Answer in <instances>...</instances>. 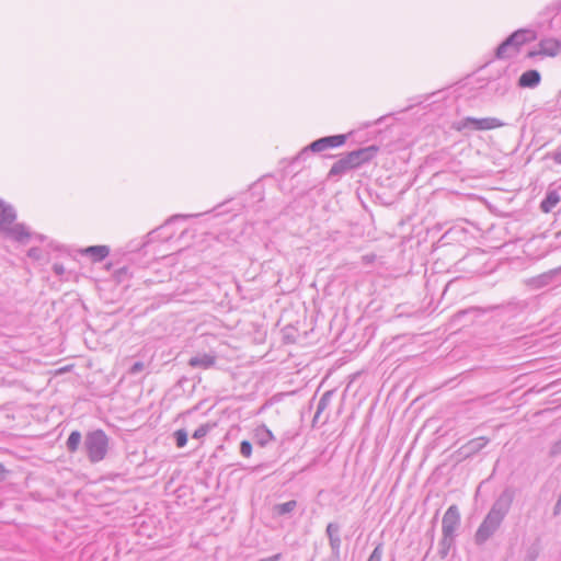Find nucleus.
<instances>
[{"mask_svg": "<svg viewBox=\"0 0 561 561\" xmlns=\"http://www.w3.org/2000/svg\"><path fill=\"white\" fill-rule=\"evenodd\" d=\"M323 561H341V552L335 553L331 551V556Z\"/></svg>", "mask_w": 561, "mask_h": 561, "instance_id": "34", "label": "nucleus"}, {"mask_svg": "<svg viewBox=\"0 0 561 561\" xmlns=\"http://www.w3.org/2000/svg\"><path fill=\"white\" fill-rule=\"evenodd\" d=\"M33 251H34L33 249H32V250H30L28 254H30V255H35V252H33Z\"/></svg>", "mask_w": 561, "mask_h": 561, "instance_id": "40", "label": "nucleus"}, {"mask_svg": "<svg viewBox=\"0 0 561 561\" xmlns=\"http://www.w3.org/2000/svg\"><path fill=\"white\" fill-rule=\"evenodd\" d=\"M346 141V135H333L319 138L312 141L309 146L305 147L291 161V163H297L301 160H306L309 156V152H321L329 148L341 147Z\"/></svg>", "mask_w": 561, "mask_h": 561, "instance_id": "3", "label": "nucleus"}, {"mask_svg": "<svg viewBox=\"0 0 561 561\" xmlns=\"http://www.w3.org/2000/svg\"><path fill=\"white\" fill-rule=\"evenodd\" d=\"M510 50L514 53V41H512L511 35L497 46L495 56L499 59L507 58L511 55Z\"/></svg>", "mask_w": 561, "mask_h": 561, "instance_id": "20", "label": "nucleus"}, {"mask_svg": "<svg viewBox=\"0 0 561 561\" xmlns=\"http://www.w3.org/2000/svg\"><path fill=\"white\" fill-rule=\"evenodd\" d=\"M297 507V501L290 500L285 503L275 504L273 511L276 515L283 516L291 513Z\"/></svg>", "mask_w": 561, "mask_h": 561, "instance_id": "24", "label": "nucleus"}, {"mask_svg": "<svg viewBox=\"0 0 561 561\" xmlns=\"http://www.w3.org/2000/svg\"><path fill=\"white\" fill-rule=\"evenodd\" d=\"M216 426L215 423H205L199 425L193 433L192 437L194 439H202L204 438L214 427Z\"/></svg>", "mask_w": 561, "mask_h": 561, "instance_id": "25", "label": "nucleus"}, {"mask_svg": "<svg viewBox=\"0 0 561 561\" xmlns=\"http://www.w3.org/2000/svg\"><path fill=\"white\" fill-rule=\"evenodd\" d=\"M145 369V364L140 360L135 362L128 369V374L135 376Z\"/></svg>", "mask_w": 561, "mask_h": 561, "instance_id": "29", "label": "nucleus"}, {"mask_svg": "<svg viewBox=\"0 0 561 561\" xmlns=\"http://www.w3.org/2000/svg\"><path fill=\"white\" fill-rule=\"evenodd\" d=\"M341 526L337 523H329L325 528V535L329 539V546L332 552H341L342 539H341Z\"/></svg>", "mask_w": 561, "mask_h": 561, "instance_id": "11", "label": "nucleus"}, {"mask_svg": "<svg viewBox=\"0 0 561 561\" xmlns=\"http://www.w3.org/2000/svg\"><path fill=\"white\" fill-rule=\"evenodd\" d=\"M561 48V43L552 37L543 38L539 42L538 50H530L527 54V57L534 58L538 55L554 57L558 55Z\"/></svg>", "mask_w": 561, "mask_h": 561, "instance_id": "10", "label": "nucleus"}, {"mask_svg": "<svg viewBox=\"0 0 561 561\" xmlns=\"http://www.w3.org/2000/svg\"><path fill=\"white\" fill-rule=\"evenodd\" d=\"M83 448L88 459L92 463L100 462L106 457L108 450V436L100 428L88 432L84 437Z\"/></svg>", "mask_w": 561, "mask_h": 561, "instance_id": "2", "label": "nucleus"}, {"mask_svg": "<svg viewBox=\"0 0 561 561\" xmlns=\"http://www.w3.org/2000/svg\"><path fill=\"white\" fill-rule=\"evenodd\" d=\"M54 272L57 274V275H61L64 274L65 272V268L61 264H54Z\"/></svg>", "mask_w": 561, "mask_h": 561, "instance_id": "36", "label": "nucleus"}, {"mask_svg": "<svg viewBox=\"0 0 561 561\" xmlns=\"http://www.w3.org/2000/svg\"><path fill=\"white\" fill-rule=\"evenodd\" d=\"M188 216L186 215H174L172 216L170 219H168L167 224L171 222V221H174L176 219H186Z\"/></svg>", "mask_w": 561, "mask_h": 561, "instance_id": "37", "label": "nucleus"}, {"mask_svg": "<svg viewBox=\"0 0 561 561\" xmlns=\"http://www.w3.org/2000/svg\"><path fill=\"white\" fill-rule=\"evenodd\" d=\"M174 437H175L176 446L179 448H182V447H184L186 445V443H187V432L184 428L176 430L174 432Z\"/></svg>", "mask_w": 561, "mask_h": 561, "instance_id": "27", "label": "nucleus"}, {"mask_svg": "<svg viewBox=\"0 0 561 561\" xmlns=\"http://www.w3.org/2000/svg\"><path fill=\"white\" fill-rule=\"evenodd\" d=\"M33 251H34L33 249H32V250H30L28 254H30V255H35V252H33Z\"/></svg>", "mask_w": 561, "mask_h": 561, "instance_id": "41", "label": "nucleus"}, {"mask_svg": "<svg viewBox=\"0 0 561 561\" xmlns=\"http://www.w3.org/2000/svg\"><path fill=\"white\" fill-rule=\"evenodd\" d=\"M240 454L249 458L252 454V444L249 440H242L240 443Z\"/></svg>", "mask_w": 561, "mask_h": 561, "instance_id": "28", "label": "nucleus"}, {"mask_svg": "<svg viewBox=\"0 0 561 561\" xmlns=\"http://www.w3.org/2000/svg\"><path fill=\"white\" fill-rule=\"evenodd\" d=\"M541 81V75L536 69H530L522 73V76L518 79V87L519 88H528L534 89L537 85H539Z\"/></svg>", "mask_w": 561, "mask_h": 561, "instance_id": "16", "label": "nucleus"}, {"mask_svg": "<svg viewBox=\"0 0 561 561\" xmlns=\"http://www.w3.org/2000/svg\"><path fill=\"white\" fill-rule=\"evenodd\" d=\"M526 306L527 305L525 302H523V301L512 300V301H508L506 304L493 305V306H489L486 308L471 307V308L463 309V310H460L457 313H455L454 314V319L455 320L460 319L463 316L469 314V313H472L476 317H479V316H482L484 313H488V312H491V311H494V310H497V309H505V310H508V311H516V312H518V311L524 310L526 308Z\"/></svg>", "mask_w": 561, "mask_h": 561, "instance_id": "5", "label": "nucleus"}, {"mask_svg": "<svg viewBox=\"0 0 561 561\" xmlns=\"http://www.w3.org/2000/svg\"><path fill=\"white\" fill-rule=\"evenodd\" d=\"M560 202V195L557 191H549L540 203V209L543 213H550Z\"/></svg>", "mask_w": 561, "mask_h": 561, "instance_id": "19", "label": "nucleus"}, {"mask_svg": "<svg viewBox=\"0 0 561 561\" xmlns=\"http://www.w3.org/2000/svg\"><path fill=\"white\" fill-rule=\"evenodd\" d=\"M82 254L91 257L92 262H101L110 254L107 245H91L81 251Z\"/></svg>", "mask_w": 561, "mask_h": 561, "instance_id": "17", "label": "nucleus"}, {"mask_svg": "<svg viewBox=\"0 0 561 561\" xmlns=\"http://www.w3.org/2000/svg\"><path fill=\"white\" fill-rule=\"evenodd\" d=\"M442 539L439 541V549H438V553L442 559L446 558L450 551V549L454 547L455 545V536H447L446 534H442Z\"/></svg>", "mask_w": 561, "mask_h": 561, "instance_id": "21", "label": "nucleus"}, {"mask_svg": "<svg viewBox=\"0 0 561 561\" xmlns=\"http://www.w3.org/2000/svg\"><path fill=\"white\" fill-rule=\"evenodd\" d=\"M382 557H383V543L379 542L376 545V547L369 554L367 561H382Z\"/></svg>", "mask_w": 561, "mask_h": 561, "instance_id": "26", "label": "nucleus"}, {"mask_svg": "<svg viewBox=\"0 0 561 561\" xmlns=\"http://www.w3.org/2000/svg\"><path fill=\"white\" fill-rule=\"evenodd\" d=\"M560 10H561V3L551 4L546 8L547 13L551 14V15H557Z\"/></svg>", "mask_w": 561, "mask_h": 561, "instance_id": "32", "label": "nucleus"}, {"mask_svg": "<svg viewBox=\"0 0 561 561\" xmlns=\"http://www.w3.org/2000/svg\"><path fill=\"white\" fill-rule=\"evenodd\" d=\"M460 512L456 504L450 505L442 519V534L456 537V531L460 526Z\"/></svg>", "mask_w": 561, "mask_h": 561, "instance_id": "8", "label": "nucleus"}, {"mask_svg": "<svg viewBox=\"0 0 561 561\" xmlns=\"http://www.w3.org/2000/svg\"><path fill=\"white\" fill-rule=\"evenodd\" d=\"M503 519L488 513L474 534V542L484 545L501 527Z\"/></svg>", "mask_w": 561, "mask_h": 561, "instance_id": "4", "label": "nucleus"}, {"mask_svg": "<svg viewBox=\"0 0 561 561\" xmlns=\"http://www.w3.org/2000/svg\"><path fill=\"white\" fill-rule=\"evenodd\" d=\"M4 472H5L4 466L0 462V480L3 479Z\"/></svg>", "mask_w": 561, "mask_h": 561, "instance_id": "38", "label": "nucleus"}, {"mask_svg": "<svg viewBox=\"0 0 561 561\" xmlns=\"http://www.w3.org/2000/svg\"><path fill=\"white\" fill-rule=\"evenodd\" d=\"M16 211L12 205L0 199V233L16 242H25L31 237L24 224H14Z\"/></svg>", "mask_w": 561, "mask_h": 561, "instance_id": "1", "label": "nucleus"}, {"mask_svg": "<svg viewBox=\"0 0 561 561\" xmlns=\"http://www.w3.org/2000/svg\"><path fill=\"white\" fill-rule=\"evenodd\" d=\"M216 355L210 353H203L191 357L188 365L193 368L208 369L216 364Z\"/></svg>", "mask_w": 561, "mask_h": 561, "instance_id": "15", "label": "nucleus"}, {"mask_svg": "<svg viewBox=\"0 0 561 561\" xmlns=\"http://www.w3.org/2000/svg\"><path fill=\"white\" fill-rule=\"evenodd\" d=\"M266 408H267V403H264V404L261 407V409H260L259 413L263 412Z\"/></svg>", "mask_w": 561, "mask_h": 561, "instance_id": "39", "label": "nucleus"}, {"mask_svg": "<svg viewBox=\"0 0 561 561\" xmlns=\"http://www.w3.org/2000/svg\"><path fill=\"white\" fill-rule=\"evenodd\" d=\"M512 41H514V53H517L519 48L527 43H530L537 38L536 32L529 28H519L511 34Z\"/></svg>", "mask_w": 561, "mask_h": 561, "instance_id": "12", "label": "nucleus"}, {"mask_svg": "<svg viewBox=\"0 0 561 561\" xmlns=\"http://www.w3.org/2000/svg\"><path fill=\"white\" fill-rule=\"evenodd\" d=\"M378 150L379 149L376 146H368L351 151L347 153V156L356 169L373 160Z\"/></svg>", "mask_w": 561, "mask_h": 561, "instance_id": "9", "label": "nucleus"}, {"mask_svg": "<svg viewBox=\"0 0 561 561\" xmlns=\"http://www.w3.org/2000/svg\"><path fill=\"white\" fill-rule=\"evenodd\" d=\"M82 436L79 431H72L66 442V447L69 453H76L81 445Z\"/></svg>", "mask_w": 561, "mask_h": 561, "instance_id": "23", "label": "nucleus"}, {"mask_svg": "<svg viewBox=\"0 0 561 561\" xmlns=\"http://www.w3.org/2000/svg\"><path fill=\"white\" fill-rule=\"evenodd\" d=\"M545 158L552 159L557 164H561V148H558L552 152H548Z\"/></svg>", "mask_w": 561, "mask_h": 561, "instance_id": "30", "label": "nucleus"}, {"mask_svg": "<svg viewBox=\"0 0 561 561\" xmlns=\"http://www.w3.org/2000/svg\"><path fill=\"white\" fill-rule=\"evenodd\" d=\"M508 89H510V82H508V80H504V81H503V84H502V87H501V92H500V94H501V95H504V94L507 92V90H508Z\"/></svg>", "mask_w": 561, "mask_h": 561, "instance_id": "35", "label": "nucleus"}, {"mask_svg": "<svg viewBox=\"0 0 561 561\" xmlns=\"http://www.w3.org/2000/svg\"><path fill=\"white\" fill-rule=\"evenodd\" d=\"M282 559V553H276L274 556L262 558L259 561H279Z\"/></svg>", "mask_w": 561, "mask_h": 561, "instance_id": "33", "label": "nucleus"}, {"mask_svg": "<svg viewBox=\"0 0 561 561\" xmlns=\"http://www.w3.org/2000/svg\"><path fill=\"white\" fill-rule=\"evenodd\" d=\"M505 124L502 121L495 117L474 118L468 116L459 122L457 129L490 130L502 127Z\"/></svg>", "mask_w": 561, "mask_h": 561, "instance_id": "6", "label": "nucleus"}, {"mask_svg": "<svg viewBox=\"0 0 561 561\" xmlns=\"http://www.w3.org/2000/svg\"><path fill=\"white\" fill-rule=\"evenodd\" d=\"M254 438L257 445L264 447L274 439V435L265 425H262L255 428Z\"/></svg>", "mask_w": 561, "mask_h": 561, "instance_id": "18", "label": "nucleus"}, {"mask_svg": "<svg viewBox=\"0 0 561 561\" xmlns=\"http://www.w3.org/2000/svg\"><path fill=\"white\" fill-rule=\"evenodd\" d=\"M355 169L350 157L344 154L331 167L328 176L329 178H337L345 174L347 171Z\"/></svg>", "mask_w": 561, "mask_h": 561, "instance_id": "14", "label": "nucleus"}, {"mask_svg": "<svg viewBox=\"0 0 561 561\" xmlns=\"http://www.w3.org/2000/svg\"><path fill=\"white\" fill-rule=\"evenodd\" d=\"M333 393H334L333 390H328L321 396V398L318 402V405H317L316 414L313 416V421H312L313 423H316L318 421L321 413L329 407Z\"/></svg>", "mask_w": 561, "mask_h": 561, "instance_id": "22", "label": "nucleus"}, {"mask_svg": "<svg viewBox=\"0 0 561 561\" xmlns=\"http://www.w3.org/2000/svg\"><path fill=\"white\" fill-rule=\"evenodd\" d=\"M538 558V549L536 547H531L527 550L524 561H536Z\"/></svg>", "mask_w": 561, "mask_h": 561, "instance_id": "31", "label": "nucleus"}, {"mask_svg": "<svg viewBox=\"0 0 561 561\" xmlns=\"http://www.w3.org/2000/svg\"><path fill=\"white\" fill-rule=\"evenodd\" d=\"M515 492L511 488H505L499 497L494 501L488 513L504 520L508 514L512 503L514 501Z\"/></svg>", "mask_w": 561, "mask_h": 561, "instance_id": "7", "label": "nucleus"}, {"mask_svg": "<svg viewBox=\"0 0 561 561\" xmlns=\"http://www.w3.org/2000/svg\"><path fill=\"white\" fill-rule=\"evenodd\" d=\"M489 443V439L484 436L473 438L466 443L461 448L459 449V453L465 458H469L477 453H479L485 445Z\"/></svg>", "mask_w": 561, "mask_h": 561, "instance_id": "13", "label": "nucleus"}]
</instances>
